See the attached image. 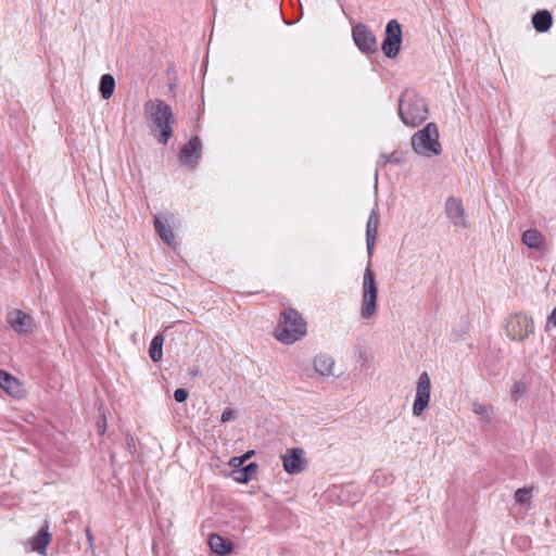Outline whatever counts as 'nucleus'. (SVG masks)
<instances>
[{"mask_svg": "<svg viewBox=\"0 0 556 556\" xmlns=\"http://www.w3.org/2000/svg\"><path fill=\"white\" fill-rule=\"evenodd\" d=\"M143 112L151 134L154 135L157 142L167 144L173 136V124L175 122L170 105L162 99L148 100L143 104Z\"/></svg>", "mask_w": 556, "mask_h": 556, "instance_id": "obj_1", "label": "nucleus"}, {"mask_svg": "<svg viewBox=\"0 0 556 556\" xmlns=\"http://www.w3.org/2000/svg\"><path fill=\"white\" fill-rule=\"evenodd\" d=\"M307 325L302 315L294 308H286L280 313L275 328V338L287 345L293 344L305 337Z\"/></svg>", "mask_w": 556, "mask_h": 556, "instance_id": "obj_2", "label": "nucleus"}, {"mask_svg": "<svg viewBox=\"0 0 556 556\" xmlns=\"http://www.w3.org/2000/svg\"><path fill=\"white\" fill-rule=\"evenodd\" d=\"M399 116L412 128L421 125L428 117V106L414 89H405L399 100Z\"/></svg>", "mask_w": 556, "mask_h": 556, "instance_id": "obj_3", "label": "nucleus"}, {"mask_svg": "<svg viewBox=\"0 0 556 556\" xmlns=\"http://www.w3.org/2000/svg\"><path fill=\"white\" fill-rule=\"evenodd\" d=\"M412 147L416 154L432 157L442 153L439 141V129L435 123H428L412 137Z\"/></svg>", "mask_w": 556, "mask_h": 556, "instance_id": "obj_4", "label": "nucleus"}, {"mask_svg": "<svg viewBox=\"0 0 556 556\" xmlns=\"http://www.w3.org/2000/svg\"><path fill=\"white\" fill-rule=\"evenodd\" d=\"M377 298H378V283L376 281L375 273L368 262L364 271L363 286H362V319H371L377 314Z\"/></svg>", "mask_w": 556, "mask_h": 556, "instance_id": "obj_5", "label": "nucleus"}, {"mask_svg": "<svg viewBox=\"0 0 556 556\" xmlns=\"http://www.w3.org/2000/svg\"><path fill=\"white\" fill-rule=\"evenodd\" d=\"M506 334L511 340L523 341L534 331L533 320L523 313L511 315L506 321Z\"/></svg>", "mask_w": 556, "mask_h": 556, "instance_id": "obj_6", "label": "nucleus"}, {"mask_svg": "<svg viewBox=\"0 0 556 556\" xmlns=\"http://www.w3.org/2000/svg\"><path fill=\"white\" fill-rule=\"evenodd\" d=\"M402 43V28L396 20H391L386 26V37L382 42V51L389 59L399 54Z\"/></svg>", "mask_w": 556, "mask_h": 556, "instance_id": "obj_7", "label": "nucleus"}, {"mask_svg": "<svg viewBox=\"0 0 556 556\" xmlns=\"http://www.w3.org/2000/svg\"><path fill=\"white\" fill-rule=\"evenodd\" d=\"M430 392H431V382L428 372L424 371L419 375L415 401L413 404V415L416 417L421 416V414L428 408L430 402Z\"/></svg>", "mask_w": 556, "mask_h": 556, "instance_id": "obj_8", "label": "nucleus"}, {"mask_svg": "<svg viewBox=\"0 0 556 556\" xmlns=\"http://www.w3.org/2000/svg\"><path fill=\"white\" fill-rule=\"evenodd\" d=\"M202 154V142L199 136H193L180 150V162L193 169L198 166Z\"/></svg>", "mask_w": 556, "mask_h": 556, "instance_id": "obj_9", "label": "nucleus"}, {"mask_svg": "<svg viewBox=\"0 0 556 556\" xmlns=\"http://www.w3.org/2000/svg\"><path fill=\"white\" fill-rule=\"evenodd\" d=\"M352 36L361 51L374 53L378 50L376 37L367 26L357 24L352 30Z\"/></svg>", "mask_w": 556, "mask_h": 556, "instance_id": "obj_10", "label": "nucleus"}, {"mask_svg": "<svg viewBox=\"0 0 556 556\" xmlns=\"http://www.w3.org/2000/svg\"><path fill=\"white\" fill-rule=\"evenodd\" d=\"M445 214L454 227L467 228L469 226L460 198L450 197L446 199Z\"/></svg>", "mask_w": 556, "mask_h": 556, "instance_id": "obj_11", "label": "nucleus"}, {"mask_svg": "<svg viewBox=\"0 0 556 556\" xmlns=\"http://www.w3.org/2000/svg\"><path fill=\"white\" fill-rule=\"evenodd\" d=\"M281 460L285 471L289 475L300 473L306 468L304 452L299 447L287 450V452L281 455Z\"/></svg>", "mask_w": 556, "mask_h": 556, "instance_id": "obj_12", "label": "nucleus"}, {"mask_svg": "<svg viewBox=\"0 0 556 556\" xmlns=\"http://www.w3.org/2000/svg\"><path fill=\"white\" fill-rule=\"evenodd\" d=\"M8 323L15 332L22 334L30 330L33 318L21 309H13L8 315Z\"/></svg>", "mask_w": 556, "mask_h": 556, "instance_id": "obj_13", "label": "nucleus"}, {"mask_svg": "<svg viewBox=\"0 0 556 556\" xmlns=\"http://www.w3.org/2000/svg\"><path fill=\"white\" fill-rule=\"evenodd\" d=\"M379 215L375 210L371 211L366 225V249L369 260L372 256L376 239L378 235Z\"/></svg>", "mask_w": 556, "mask_h": 556, "instance_id": "obj_14", "label": "nucleus"}, {"mask_svg": "<svg viewBox=\"0 0 556 556\" xmlns=\"http://www.w3.org/2000/svg\"><path fill=\"white\" fill-rule=\"evenodd\" d=\"M154 230L155 233L168 245H175V236L168 224L166 215H160L154 217Z\"/></svg>", "mask_w": 556, "mask_h": 556, "instance_id": "obj_15", "label": "nucleus"}, {"mask_svg": "<svg viewBox=\"0 0 556 556\" xmlns=\"http://www.w3.org/2000/svg\"><path fill=\"white\" fill-rule=\"evenodd\" d=\"M51 541L49 532V525L46 522L37 534L31 539L30 549L37 552L39 555L46 556L47 548Z\"/></svg>", "mask_w": 556, "mask_h": 556, "instance_id": "obj_16", "label": "nucleus"}, {"mask_svg": "<svg viewBox=\"0 0 556 556\" xmlns=\"http://www.w3.org/2000/svg\"><path fill=\"white\" fill-rule=\"evenodd\" d=\"M207 543L211 551L217 554L218 556H226L230 554L233 549L232 542L224 539L223 536L216 533L210 534Z\"/></svg>", "mask_w": 556, "mask_h": 556, "instance_id": "obj_17", "label": "nucleus"}, {"mask_svg": "<svg viewBox=\"0 0 556 556\" xmlns=\"http://www.w3.org/2000/svg\"><path fill=\"white\" fill-rule=\"evenodd\" d=\"M334 359L328 354L320 353L314 358V368L320 376L329 377L334 376L333 372Z\"/></svg>", "mask_w": 556, "mask_h": 556, "instance_id": "obj_18", "label": "nucleus"}, {"mask_svg": "<svg viewBox=\"0 0 556 556\" xmlns=\"http://www.w3.org/2000/svg\"><path fill=\"white\" fill-rule=\"evenodd\" d=\"M0 388L13 396H20L22 393V386L20 381L2 369H0Z\"/></svg>", "mask_w": 556, "mask_h": 556, "instance_id": "obj_19", "label": "nucleus"}, {"mask_svg": "<svg viewBox=\"0 0 556 556\" xmlns=\"http://www.w3.org/2000/svg\"><path fill=\"white\" fill-rule=\"evenodd\" d=\"M532 24L538 33L547 31L553 24L551 12L547 10L536 11L532 16Z\"/></svg>", "mask_w": 556, "mask_h": 556, "instance_id": "obj_20", "label": "nucleus"}, {"mask_svg": "<svg viewBox=\"0 0 556 556\" xmlns=\"http://www.w3.org/2000/svg\"><path fill=\"white\" fill-rule=\"evenodd\" d=\"M522 242L530 249L542 250L545 244V238L536 229H528L522 233Z\"/></svg>", "mask_w": 556, "mask_h": 556, "instance_id": "obj_21", "label": "nucleus"}, {"mask_svg": "<svg viewBox=\"0 0 556 556\" xmlns=\"http://www.w3.org/2000/svg\"><path fill=\"white\" fill-rule=\"evenodd\" d=\"M163 343L164 336L162 333L155 334L150 343L149 355L155 363L160 362L163 357Z\"/></svg>", "mask_w": 556, "mask_h": 556, "instance_id": "obj_22", "label": "nucleus"}, {"mask_svg": "<svg viewBox=\"0 0 556 556\" xmlns=\"http://www.w3.org/2000/svg\"><path fill=\"white\" fill-rule=\"evenodd\" d=\"M256 470L257 465L255 463H250L240 469L233 470V479L239 483H248L252 479Z\"/></svg>", "mask_w": 556, "mask_h": 556, "instance_id": "obj_23", "label": "nucleus"}, {"mask_svg": "<svg viewBox=\"0 0 556 556\" xmlns=\"http://www.w3.org/2000/svg\"><path fill=\"white\" fill-rule=\"evenodd\" d=\"M115 90V79L111 74H104L100 78L99 91L105 100L110 99Z\"/></svg>", "mask_w": 556, "mask_h": 556, "instance_id": "obj_24", "label": "nucleus"}, {"mask_svg": "<svg viewBox=\"0 0 556 556\" xmlns=\"http://www.w3.org/2000/svg\"><path fill=\"white\" fill-rule=\"evenodd\" d=\"M472 410L475 414L480 416L484 422H488V424L491 422V416H492V412H493L492 406L485 405V404H482V403H479L476 401L472 403Z\"/></svg>", "mask_w": 556, "mask_h": 556, "instance_id": "obj_25", "label": "nucleus"}, {"mask_svg": "<svg viewBox=\"0 0 556 556\" xmlns=\"http://www.w3.org/2000/svg\"><path fill=\"white\" fill-rule=\"evenodd\" d=\"M404 161L403 153L399 151H393L391 153H383L380 156V160L377 162L378 165H384L387 163L391 164H400Z\"/></svg>", "mask_w": 556, "mask_h": 556, "instance_id": "obj_26", "label": "nucleus"}, {"mask_svg": "<svg viewBox=\"0 0 556 556\" xmlns=\"http://www.w3.org/2000/svg\"><path fill=\"white\" fill-rule=\"evenodd\" d=\"M514 498L517 503H527L530 500V491L526 488L518 489L514 494Z\"/></svg>", "mask_w": 556, "mask_h": 556, "instance_id": "obj_27", "label": "nucleus"}, {"mask_svg": "<svg viewBox=\"0 0 556 556\" xmlns=\"http://www.w3.org/2000/svg\"><path fill=\"white\" fill-rule=\"evenodd\" d=\"M526 393V386L522 382H516L511 389V399L517 401Z\"/></svg>", "mask_w": 556, "mask_h": 556, "instance_id": "obj_28", "label": "nucleus"}, {"mask_svg": "<svg viewBox=\"0 0 556 556\" xmlns=\"http://www.w3.org/2000/svg\"><path fill=\"white\" fill-rule=\"evenodd\" d=\"M254 454V451L251 450V451H248L245 452V454H243L242 456L240 457H233L230 462L231 465L233 466H240L242 465L245 460H248L252 455Z\"/></svg>", "mask_w": 556, "mask_h": 556, "instance_id": "obj_29", "label": "nucleus"}, {"mask_svg": "<svg viewBox=\"0 0 556 556\" xmlns=\"http://www.w3.org/2000/svg\"><path fill=\"white\" fill-rule=\"evenodd\" d=\"M188 399V391L182 389V388H179V389H176L174 391V400L177 402V403H184L186 402V400Z\"/></svg>", "mask_w": 556, "mask_h": 556, "instance_id": "obj_30", "label": "nucleus"}, {"mask_svg": "<svg viewBox=\"0 0 556 556\" xmlns=\"http://www.w3.org/2000/svg\"><path fill=\"white\" fill-rule=\"evenodd\" d=\"M235 418V412L231 408H225L220 416V421L223 424L228 422Z\"/></svg>", "mask_w": 556, "mask_h": 556, "instance_id": "obj_31", "label": "nucleus"}, {"mask_svg": "<svg viewBox=\"0 0 556 556\" xmlns=\"http://www.w3.org/2000/svg\"><path fill=\"white\" fill-rule=\"evenodd\" d=\"M548 323L556 327V307L552 311L548 317Z\"/></svg>", "mask_w": 556, "mask_h": 556, "instance_id": "obj_32", "label": "nucleus"}, {"mask_svg": "<svg viewBox=\"0 0 556 556\" xmlns=\"http://www.w3.org/2000/svg\"><path fill=\"white\" fill-rule=\"evenodd\" d=\"M86 534H87V540H88L89 544L92 546L93 538H92L89 529L86 530Z\"/></svg>", "mask_w": 556, "mask_h": 556, "instance_id": "obj_33", "label": "nucleus"}, {"mask_svg": "<svg viewBox=\"0 0 556 556\" xmlns=\"http://www.w3.org/2000/svg\"><path fill=\"white\" fill-rule=\"evenodd\" d=\"M377 185H378V169H376V173H375V188L377 189Z\"/></svg>", "mask_w": 556, "mask_h": 556, "instance_id": "obj_34", "label": "nucleus"}, {"mask_svg": "<svg viewBox=\"0 0 556 556\" xmlns=\"http://www.w3.org/2000/svg\"><path fill=\"white\" fill-rule=\"evenodd\" d=\"M359 356H361V358H362L364 362H366V361H367V354H366V352H362V353L359 354Z\"/></svg>", "mask_w": 556, "mask_h": 556, "instance_id": "obj_35", "label": "nucleus"}]
</instances>
